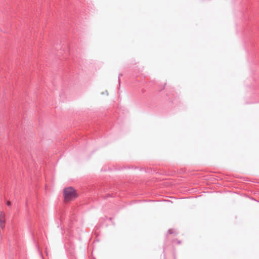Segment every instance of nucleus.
Listing matches in <instances>:
<instances>
[{"label": "nucleus", "instance_id": "f257e3e1", "mask_svg": "<svg viewBox=\"0 0 259 259\" xmlns=\"http://www.w3.org/2000/svg\"><path fill=\"white\" fill-rule=\"evenodd\" d=\"M64 201L66 202L72 201L77 197L75 190L71 187L66 188L63 190Z\"/></svg>", "mask_w": 259, "mask_h": 259}, {"label": "nucleus", "instance_id": "f03ea898", "mask_svg": "<svg viewBox=\"0 0 259 259\" xmlns=\"http://www.w3.org/2000/svg\"><path fill=\"white\" fill-rule=\"evenodd\" d=\"M5 222V214L3 212L0 211V227L4 228Z\"/></svg>", "mask_w": 259, "mask_h": 259}, {"label": "nucleus", "instance_id": "7ed1b4c3", "mask_svg": "<svg viewBox=\"0 0 259 259\" xmlns=\"http://www.w3.org/2000/svg\"><path fill=\"white\" fill-rule=\"evenodd\" d=\"M7 205H8V206H10V205H11V202H10V201H7Z\"/></svg>", "mask_w": 259, "mask_h": 259}, {"label": "nucleus", "instance_id": "20e7f679", "mask_svg": "<svg viewBox=\"0 0 259 259\" xmlns=\"http://www.w3.org/2000/svg\"><path fill=\"white\" fill-rule=\"evenodd\" d=\"M102 94H106V95H108V92L107 91H105V93L103 92Z\"/></svg>", "mask_w": 259, "mask_h": 259}]
</instances>
